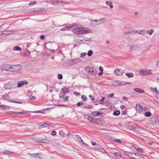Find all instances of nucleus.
<instances>
[{"label": "nucleus", "mask_w": 159, "mask_h": 159, "mask_svg": "<svg viewBox=\"0 0 159 159\" xmlns=\"http://www.w3.org/2000/svg\"><path fill=\"white\" fill-rule=\"evenodd\" d=\"M100 151L104 153H107V152L103 148H101L100 149Z\"/></svg>", "instance_id": "obj_49"}, {"label": "nucleus", "mask_w": 159, "mask_h": 159, "mask_svg": "<svg viewBox=\"0 0 159 159\" xmlns=\"http://www.w3.org/2000/svg\"><path fill=\"white\" fill-rule=\"evenodd\" d=\"M40 38L41 39H44L45 38V36L44 35H42L40 36Z\"/></svg>", "instance_id": "obj_60"}, {"label": "nucleus", "mask_w": 159, "mask_h": 159, "mask_svg": "<svg viewBox=\"0 0 159 159\" xmlns=\"http://www.w3.org/2000/svg\"><path fill=\"white\" fill-rule=\"evenodd\" d=\"M120 114V112L118 110H116L113 113V114L116 116H118Z\"/></svg>", "instance_id": "obj_26"}, {"label": "nucleus", "mask_w": 159, "mask_h": 159, "mask_svg": "<svg viewBox=\"0 0 159 159\" xmlns=\"http://www.w3.org/2000/svg\"><path fill=\"white\" fill-rule=\"evenodd\" d=\"M136 109L140 112L143 111V107L139 103L136 105Z\"/></svg>", "instance_id": "obj_14"}, {"label": "nucleus", "mask_w": 159, "mask_h": 159, "mask_svg": "<svg viewBox=\"0 0 159 159\" xmlns=\"http://www.w3.org/2000/svg\"><path fill=\"white\" fill-rule=\"evenodd\" d=\"M36 2L34 1V2H31L30 3H29V5H33V4H36Z\"/></svg>", "instance_id": "obj_51"}, {"label": "nucleus", "mask_w": 159, "mask_h": 159, "mask_svg": "<svg viewBox=\"0 0 159 159\" xmlns=\"http://www.w3.org/2000/svg\"><path fill=\"white\" fill-rule=\"evenodd\" d=\"M81 98L84 101H86L87 100V97L84 95L81 96Z\"/></svg>", "instance_id": "obj_41"}, {"label": "nucleus", "mask_w": 159, "mask_h": 159, "mask_svg": "<svg viewBox=\"0 0 159 159\" xmlns=\"http://www.w3.org/2000/svg\"><path fill=\"white\" fill-rule=\"evenodd\" d=\"M41 142L43 143H48L50 142V141L47 139H44L41 140Z\"/></svg>", "instance_id": "obj_21"}, {"label": "nucleus", "mask_w": 159, "mask_h": 159, "mask_svg": "<svg viewBox=\"0 0 159 159\" xmlns=\"http://www.w3.org/2000/svg\"><path fill=\"white\" fill-rule=\"evenodd\" d=\"M89 97L90 98V99L91 100H92V101L94 100L95 98L93 96L90 95H89Z\"/></svg>", "instance_id": "obj_50"}, {"label": "nucleus", "mask_w": 159, "mask_h": 159, "mask_svg": "<svg viewBox=\"0 0 159 159\" xmlns=\"http://www.w3.org/2000/svg\"><path fill=\"white\" fill-rule=\"evenodd\" d=\"M126 75L129 78L132 77L134 76V75L133 73H126Z\"/></svg>", "instance_id": "obj_34"}, {"label": "nucleus", "mask_w": 159, "mask_h": 159, "mask_svg": "<svg viewBox=\"0 0 159 159\" xmlns=\"http://www.w3.org/2000/svg\"><path fill=\"white\" fill-rule=\"evenodd\" d=\"M159 66V61H157L156 63V66L158 67Z\"/></svg>", "instance_id": "obj_62"}, {"label": "nucleus", "mask_w": 159, "mask_h": 159, "mask_svg": "<svg viewBox=\"0 0 159 159\" xmlns=\"http://www.w3.org/2000/svg\"><path fill=\"white\" fill-rule=\"evenodd\" d=\"M22 66L21 65L16 64L15 65H11V72H15L21 70Z\"/></svg>", "instance_id": "obj_2"}, {"label": "nucleus", "mask_w": 159, "mask_h": 159, "mask_svg": "<svg viewBox=\"0 0 159 159\" xmlns=\"http://www.w3.org/2000/svg\"><path fill=\"white\" fill-rule=\"evenodd\" d=\"M99 70L101 72H103V69L102 67L101 66H100L99 67Z\"/></svg>", "instance_id": "obj_56"}, {"label": "nucleus", "mask_w": 159, "mask_h": 159, "mask_svg": "<svg viewBox=\"0 0 159 159\" xmlns=\"http://www.w3.org/2000/svg\"><path fill=\"white\" fill-rule=\"evenodd\" d=\"M62 91L65 92V93H68L69 92L70 90L68 88L65 87L64 88L62 89Z\"/></svg>", "instance_id": "obj_25"}, {"label": "nucleus", "mask_w": 159, "mask_h": 159, "mask_svg": "<svg viewBox=\"0 0 159 159\" xmlns=\"http://www.w3.org/2000/svg\"><path fill=\"white\" fill-rule=\"evenodd\" d=\"M100 114V113L98 112L97 111H94L92 113V115L94 116H97L99 115Z\"/></svg>", "instance_id": "obj_27"}, {"label": "nucleus", "mask_w": 159, "mask_h": 159, "mask_svg": "<svg viewBox=\"0 0 159 159\" xmlns=\"http://www.w3.org/2000/svg\"><path fill=\"white\" fill-rule=\"evenodd\" d=\"M58 77L59 79H61L62 78L63 76L62 75L59 74L58 75Z\"/></svg>", "instance_id": "obj_47"}, {"label": "nucleus", "mask_w": 159, "mask_h": 159, "mask_svg": "<svg viewBox=\"0 0 159 159\" xmlns=\"http://www.w3.org/2000/svg\"><path fill=\"white\" fill-rule=\"evenodd\" d=\"M114 155L115 157H120L121 154L120 153H119L118 152H116L114 154Z\"/></svg>", "instance_id": "obj_44"}, {"label": "nucleus", "mask_w": 159, "mask_h": 159, "mask_svg": "<svg viewBox=\"0 0 159 159\" xmlns=\"http://www.w3.org/2000/svg\"><path fill=\"white\" fill-rule=\"evenodd\" d=\"M105 104L107 106H109L110 104V103L108 101H106Z\"/></svg>", "instance_id": "obj_63"}, {"label": "nucleus", "mask_w": 159, "mask_h": 159, "mask_svg": "<svg viewBox=\"0 0 159 159\" xmlns=\"http://www.w3.org/2000/svg\"><path fill=\"white\" fill-rule=\"evenodd\" d=\"M59 1L57 0H52L51 1V3L53 5H56L59 3Z\"/></svg>", "instance_id": "obj_28"}, {"label": "nucleus", "mask_w": 159, "mask_h": 159, "mask_svg": "<svg viewBox=\"0 0 159 159\" xmlns=\"http://www.w3.org/2000/svg\"><path fill=\"white\" fill-rule=\"evenodd\" d=\"M135 129H134V130H136V131H139V128L138 127H135Z\"/></svg>", "instance_id": "obj_61"}, {"label": "nucleus", "mask_w": 159, "mask_h": 159, "mask_svg": "<svg viewBox=\"0 0 159 159\" xmlns=\"http://www.w3.org/2000/svg\"><path fill=\"white\" fill-rule=\"evenodd\" d=\"M154 32V30L152 29L150 30L147 31V33L151 35Z\"/></svg>", "instance_id": "obj_31"}, {"label": "nucleus", "mask_w": 159, "mask_h": 159, "mask_svg": "<svg viewBox=\"0 0 159 159\" xmlns=\"http://www.w3.org/2000/svg\"><path fill=\"white\" fill-rule=\"evenodd\" d=\"M105 99L104 97H103L100 101L101 104H103V103Z\"/></svg>", "instance_id": "obj_53"}, {"label": "nucleus", "mask_w": 159, "mask_h": 159, "mask_svg": "<svg viewBox=\"0 0 159 159\" xmlns=\"http://www.w3.org/2000/svg\"><path fill=\"white\" fill-rule=\"evenodd\" d=\"M81 60L80 58L73 59L72 60V62L75 64L76 62H80L81 61Z\"/></svg>", "instance_id": "obj_18"}, {"label": "nucleus", "mask_w": 159, "mask_h": 159, "mask_svg": "<svg viewBox=\"0 0 159 159\" xmlns=\"http://www.w3.org/2000/svg\"><path fill=\"white\" fill-rule=\"evenodd\" d=\"M59 134L60 136H62V137L64 136L65 135V134L62 131H60L59 132Z\"/></svg>", "instance_id": "obj_36"}, {"label": "nucleus", "mask_w": 159, "mask_h": 159, "mask_svg": "<svg viewBox=\"0 0 159 159\" xmlns=\"http://www.w3.org/2000/svg\"><path fill=\"white\" fill-rule=\"evenodd\" d=\"M113 84L115 86L118 85L120 86H122L125 85V84H123L120 82H119L117 80H116L113 82Z\"/></svg>", "instance_id": "obj_13"}, {"label": "nucleus", "mask_w": 159, "mask_h": 159, "mask_svg": "<svg viewBox=\"0 0 159 159\" xmlns=\"http://www.w3.org/2000/svg\"><path fill=\"white\" fill-rule=\"evenodd\" d=\"M134 90L135 92H136L139 93H143L144 92L143 90L138 88H134Z\"/></svg>", "instance_id": "obj_15"}, {"label": "nucleus", "mask_w": 159, "mask_h": 159, "mask_svg": "<svg viewBox=\"0 0 159 159\" xmlns=\"http://www.w3.org/2000/svg\"><path fill=\"white\" fill-rule=\"evenodd\" d=\"M9 101L10 102H12L16 103H20L21 104V103H22L21 102H18L16 101H15L9 100Z\"/></svg>", "instance_id": "obj_46"}, {"label": "nucleus", "mask_w": 159, "mask_h": 159, "mask_svg": "<svg viewBox=\"0 0 159 159\" xmlns=\"http://www.w3.org/2000/svg\"><path fill=\"white\" fill-rule=\"evenodd\" d=\"M66 93L62 91L60 92V97L61 98H62L66 94Z\"/></svg>", "instance_id": "obj_22"}, {"label": "nucleus", "mask_w": 159, "mask_h": 159, "mask_svg": "<svg viewBox=\"0 0 159 159\" xmlns=\"http://www.w3.org/2000/svg\"><path fill=\"white\" fill-rule=\"evenodd\" d=\"M123 72L122 70L116 68L114 71V74L117 75H120L123 74Z\"/></svg>", "instance_id": "obj_8"}, {"label": "nucleus", "mask_w": 159, "mask_h": 159, "mask_svg": "<svg viewBox=\"0 0 159 159\" xmlns=\"http://www.w3.org/2000/svg\"><path fill=\"white\" fill-rule=\"evenodd\" d=\"M69 97L68 96H66L63 99L64 102H67L68 101Z\"/></svg>", "instance_id": "obj_40"}, {"label": "nucleus", "mask_w": 159, "mask_h": 159, "mask_svg": "<svg viewBox=\"0 0 159 159\" xmlns=\"http://www.w3.org/2000/svg\"><path fill=\"white\" fill-rule=\"evenodd\" d=\"M150 121L153 125H157L158 123V120L157 118H151L150 119Z\"/></svg>", "instance_id": "obj_10"}, {"label": "nucleus", "mask_w": 159, "mask_h": 159, "mask_svg": "<svg viewBox=\"0 0 159 159\" xmlns=\"http://www.w3.org/2000/svg\"><path fill=\"white\" fill-rule=\"evenodd\" d=\"M128 128L129 129L133 130L135 129V127L132 125H129L128 126Z\"/></svg>", "instance_id": "obj_42"}, {"label": "nucleus", "mask_w": 159, "mask_h": 159, "mask_svg": "<svg viewBox=\"0 0 159 159\" xmlns=\"http://www.w3.org/2000/svg\"><path fill=\"white\" fill-rule=\"evenodd\" d=\"M0 69L1 70L11 72V65L7 64H4L1 66Z\"/></svg>", "instance_id": "obj_5"}, {"label": "nucleus", "mask_w": 159, "mask_h": 159, "mask_svg": "<svg viewBox=\"0 0 159 159\" xmlns=\"http://www.w3.org/2000/svg\"><path fill=\"white\" fill-rule=\"evenodd\" d=\"M36 113H44V112H43V111H35L34 112Z\"/></svg>", "instance_id": "obj_58"}, {"label": "nucleus", "mask_w": 159, "mask_h": 159, "mask_svg": "<svg viewBox=\"0 0 159 159\" xmlns=\"http://www.w3.org/2000/svg\"><path fill=\"white\" fill-rule=\"evenodd\" d=\"M138 33L139 34L142 35H144L145 33V32L144 30H141L140 31H139Z\"/></svg>", "instance_id": "obj_33"}, {"label": "nucleus", "mask_w": 159, "mask_h": 159, "mask_svg": "<svg viewBox=\"0 0 159 159\" xmlns=\"http://www.w3.org/2000/svg\"><path fill=\"white\" fill-rule=\"evenodd\" d=\"M73 27L72 32L76 34H81L88 33L90 32V30L87 29L79 27L78 26H72Z\"/></svg>", "instance_id": "obj_1"}, {"label": "nucleus", "mask_w": 159, "mask_h": 159, "mask_svg": "<svg viewBox=\"0 0 159 159\" xmlns=\"http://www.w3.org/2000/svg\"><path fill=\"white\" fill-rule=\"evenodd\" d=\"M76 138H77V139L80 142V141H81L82 142V143H84V144L85 145L86 144L83 142V141L81 139V137L80 136L76 135Z\"/></svg>", "instance_id": "obj_24"}, {"label": "nucleus", "mask_w": 159, "mask_h": 159, "mask_svg": "<svg viewBox=\"0 0 159 159\" xmlns=\"http://www.w3.org/2000/svg\"><path fill=\"white\" fill-rule=\"evenodd\" d=\"M10 31L9 30L4 31L3 32H2V34H10Z\"/></svg>", "instance_id": "obj_35"}, {"label": "nucleus", "mask_w": 159, "mask_h": 159, "mask_svg": "<svg viewBox=\"0 0 159 159\" xmlns=\"http://www.w3.org/2000/svg\"><path fill=\"white\" fill-rule=\"evenodd\" d=\"M57 133L55 131H53L51 133V135L53 136L55 135Z\"/></svg>", "instance_id": "obj_52"}, {"label": "nucleus", "mask_w": 159, "mask_h": 159, "mask_svg": "<svg viewBox=\"0 0 159 159\" xmlns=\"http://www.w3.org/2000/svg\"><path fill=\"white\" fill-rule=\"evenodd\" d=\"M85 70L87 73L93 75H95L97 73V70L91 66H87Z\"/></svg>", "instance_id": "obj_3"}, {"label": "nucleus", "mask_w": 159, "mask_h": 159, "mask_svg": "<svg viewBox=\"0 0 159 159\" xmlns=\"http://www.w3.org/2000/svg\"><path fill=\"white\" fill-rule=\"evenodd\" d=\"M87 119L90 122L95 124H98V121L99 120L98 119L95 118L91 116H88Z\"/></svg>", "instance_id": "obj_6"}, {"label": "nucleus", "mask_w": 159, "mask_h": 159, "mask_svg": "<svg viewBox=\"0 0 159 159\" xmlns=\"http://www.w3.org/2000/svg\"><path fill=\"white\" fill-rule=\"evenodd\" d=\"M86 55V52H83L81 54L80 57H83Z\"/></svg>", "instance_id": "obj_48"}, {"label": "nucleus", "mask_w": 159, "mask_h": 159, "mask_svg": "<svg viewBox=\"0 0 159 159\" xmlns=\"http://www.w3.org/2000/svg\"><path fill=\"white\" fill-rule=\"evenodd\" d=\"M93 21H95L96 22H100V21H102V22L103 23H104V22H106V20L105 18H103L102 19H101L99 20H94Z\"/></svg>", "instance_id": "obj_30"}, {"label": "nucleus", "mask_w": 159, "mask_h": 159, "mask_svg": "<svg viewBox=\"0 0 159 159\" xmlns=\"http://www.w3.org/2000/svg\"><path fill=\"white\" fill-rule=\"evenodd\" d=\"M13 50L14 51H21V49L19 47L17 46H15Z\"/></svg>", "instance_id": "obj_29"}, {"label": "nucleus", "mask_w": 159, "mask_h": 159, "mask_svg": "<svg viewBox=\"0 0 159 159\" xmlns=\"http://www.w3.org/2000/svg\"><path fill=\"white\" fill-rule=\"evenodd\" d=\"M151 48V46H147V51H148L150 50Z\"/></svg>", "instance_id": "obj_64"}, {"label": "nucleus", "mask_w": 159, "mask_h": 159, "mask_svg": "<svg viewBox=\"0 0 159 159\" xmlns=\"http://www.w3.org/2000/svg\"><path fill=\"white\" fill-rule=\"evenodd\" d=\"M12 152H11L9 151H5L2 152V153L0 152V154H3L4 155H7L8 154H9L11 153H12Z\"/></svg>", "instance_id": "obj_20"}, {"label": "nucleus", "mask_w": 159, "mask_h": 159, "mask_svg": "<svg viewBox=\"0 0 159 159\" xmlns=\"http://www.w3.org/2000/svg\"><path fill=\"white\" fill-rule=\"evenodd\" d=\"M10 107L9 106L6 105H0V109H10Z\"/></svg>", "instance_id": "obj_19"}, {"label": "nucleus", "mask_w": 159, "mask_h": 159, "mask_svg": "<svg viewBox=\"0 0 159 159\" xmlns=\"http://www.w3.org/2000/svg\"><path fill=\"white\" fill-rule=\"evenodd\" d=\"M13 83L11 82H10L4 86V88L6 89H9L13 88Z\"/></svg>", "instance_id": "obj_9"}, {"label": "nucleus", "mask_w": 159, "mask_h": 159, "mask_svg": "<svg viewBox=\"0 0 159 159\" xmlns=\"http://www.w3.org/2000/svg\"><path fill=\"white\" fill-rule=\"evenodd\" d=\"M8 96V95L7 94H6V95H2V97L5 99H6V97H7Z\"/></svg>", "instance_id": "obj_57"}, {"label": "nucleus", "mask_w": 159, "mask_h": 159, "mask_svg": "<svg viewBox=\"0 0 159 159\" xmlns=\"http://www.w3.org/2000/svg\"><path fill=\"white\" fill-rule=\"evenodd\" d=\"M151 90H155V92L157 94V95H159V91H158L157 90V88H155L154 89H153L152 88H151Z\"/></svg>", "instance_id": "obj_39"}, {"label": "nucleus", "mask_w": 159, "mask_h": 159, "mask_svg": "<svg viewBox=\"0 0 159 159\" xmlns=\"http://www.w3.org/2000/svg\"><path fill=\"white\" fill-rule=\"evenodd\" d=\"M28 83V82L25 80L20 81L18 83L17 87L21 88L22 87L24 84L26 85Z\"/></svg>", "instance_id": "obj_7"}, {"label": "nucleus", "mask_w": 159, "mask_h": 159, "mask_svg": "<svg viewBox=\"0 0 159 159\" xmlns=\"http://www.w3.org/2000/svg\"><path fill=\"white\" fill-rule=\"evenodd\" d=\"M140 74L143 76L150 75L152 74L151 70H141L139 71Z\"/></svg>", "instance_id": "obj_4"}, {"label": "nucleus", "mask_w": 159, "mask_h": 159, "mask_svg": "<svg viewBox=\"0 0 159 159\" xmlns=\"http://www.w3.org/2000/svg\"><path fill=\"white\" fill-rule=\"evenodd\" d=\"M151 115L152 114L150 112H146L144 114L145 116L147 117H150Z\"/></svg>", "instance_id": "obj_32"}, {"label": "nucleus", "mask_w": 159, "mask_h": 159, "mask_svg": "<svg viewBox=\"0 0 159 159\" xmlns=\"http://www.w3.org/2000/svg\"><path fill=\"white\" fill-rule=\"evenodd\" d=\"M134 149H135L137 151H139L140 152H143V150L141 148H134Z\"/></svg>", "instance_id": "obj_37"}, {"label": "nucleus", "mask_w": 159, "mask_h": 159, "mask_svg": "<svg viewBox=\"0 0 159 159\" xmlns=\"http://www.w3.org/2000/svg\"><path fill=\"white\" fill-rule=\"evenodd\" d=\"M11 112L12 113V114H16L17 115H25L27 114V112L26 111H24V112Z\"/></svg>", "instance_id": "obj_16"}, {"label": "nucleus", "mask_w": 159, "mask_h": 159, "mask_svg": "<svg viewBox=\"0 0 159 159\" xmlns=\"http://www.w3.org/2000/svg\"><path fill=\"white\" fill-rule=\"evenodd\" d=\"M41 126L43 127L47 128V124L46 123L44 124L41 125Z\"/></svg>", "instance_id": "obj_54"}, {"label": "nucleus", "mask_w": 159, "mask_h": 159, "mask_svg": "<svg viewBox=\"0 0 159 159\" xmlns=\"http://www.w3.org/2000/svg\"><path fill=\"white\" fill-rule=\"evenodd\" d=\"M93 53V52L92 51L90 50L88 51L87 55L88 56L90 57L92 55Z\"/></svg>", "instance_id": "obj_38"}, {"label": "nucleus", "mask_w": 159, "mask_h": 159, "mask_svg": "<svg viewBox=\"0 0 159 159\" xmlns=\"http://www.w3.org/2000/svg\"><path fill=\"white\" fill-rule=\"evenodd\" d=\"M132 154L135 155V158L136 159H145V158L141 155L138 153L131 152Z\"/></svg>", "instance_id": "obj_11"}, {"label": "nucleus", "mask_w": 159, "mask_h": 159, "mask_svg": "<svg viewBox=\"0 0 159 159\" xmlns=\"http://www.w3.org/2000/svg\"><path fill=\"white\" fill-rule=\"evenodd\" d=\"M106 4L108 6L111 8H112L113 7V6L112 3L111 2L106 1Z\"/></svg>", "instance_id": "obj_23"}, {"label": "nucleus", "mask_w": 159, "mask_h": 159, "mask_svg": "<svg viewBox=\"0 0 159 159\" xmlns=\"http://www.w3.org/2000/svg\"><path fill=\"white\" fill-rule=\"evenodd\" d=\"M53 128V126L52 125H48V124H47V128L48 129H52V128Z\"/></svg>", "instance_id": "obj_45"}, {"label": "nucleus", "mask_w": 159, "mask_h": 159, "mask_svg": "<svg viewBox=\"0 0 159 159\" xmlns=\"http://www.w3.org/2000/svg\"><path fill=\"white\" fill-rule=\"evenodd\" d=\"M114 95V93H111V94H109L108 96L109 98H111L113 96V95Z\"/></svg>", "instance_id": "obj_59"}, {"label": "nucleus", "mask_w": 159, "mask_h": 159, "mask_svg": "<svg viewBox=\"0 0 159 159\" xmlns=\"http://www.w3.org/2000/svg\"><path fill=\"white\" fill-rule=\"evenodd\" d=\"M30 155L33 157L36 158H38L39 159L42 158L43 157V155L41 153L39 154H31Z\"/></svg>", "instance_id": "obj_12"}, {"label": "nucleus", "mask_w": 159, "mask_h": 159, "mask_svg": "<svg viewBox=\"0 0 159 159\" xmlns=\"http://www.w3.org/2000/svg\"><path fill=\"white\" fill-rule=\"evenodd\" d=\"M114 141L116 143H121V141L119 139H116L114 140Z\"/></svg>", "instance_id": "obj_43"}, {"label": "nucleus", "mask_w": 159, "mask_h": 159, "mask_svg": "<svg viewBox=\"0 0 159 159\" xmlns=\"http://www.w3.org/2000/svg\"><path fill=\"white\" fill-rule=\"evenodd\" d=\"M72 27V26H66L63 28H62L60 29L61 31H67L69 30Z\"/></svg>", "instance_id": "obj_17"}, {"label": "nucleus", "mask_w": 159, "mask_h": 159, "mask_svg": "<svg viewBox=\"0 0 159 159\" xmlns=\"http://www.w3.org/2000/svg\"><path fill=\"white\" fill-rule=\"evenodd\" d=\"M83 104V103L82 102H78L76 105L77 106H80L81 105H82Z\"/></svg>", "instance_id": "obj_55"}]
</instances>
